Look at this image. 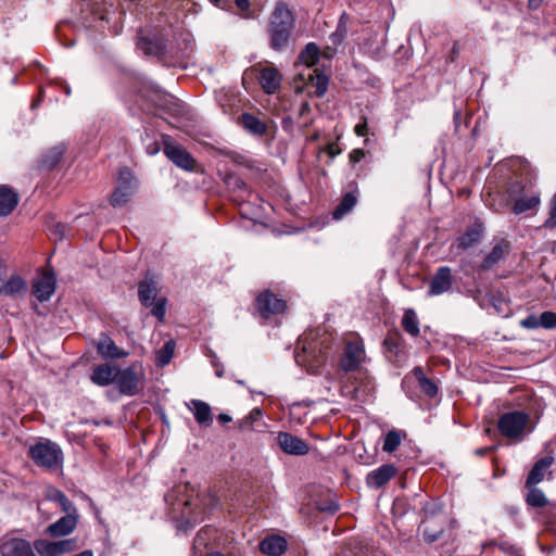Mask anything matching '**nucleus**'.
Wrapping results in <instances>:
<instances>
[{"instance_id": "f257e3e1", "label": "nucleus", "mask_w": 556, "mask_h": 556, "mask_svg": "<svg viewBox=\"0 0 556 556\" xmlns=\"http://www.w3.org/2000/svg\"><path fill=\"white\" fill-rule=\"evenodd\" d=\"M332 352V338L327 333L311 332L302 336L295 352L296 363L315 374L326 364Z\"/></svg>"}, {"instance_id": "f03ea898", "label": "nucleus", "mask_w": 556, "mask_h": 556, "mask_svg": "<svg viewBox=\"0 0 556 556\" xmlns=\"http://www.w3.org/2000/svg\"><path fill=\"white\" fill-rule=\"evenodd\" d=\"M295 27V16L283 2L276 4L267 25L269 46L275 51H281L289 45L292 31Z\"/></svg>"}, {"instance_id": "4d7b16f0", "label": "nucleus", "mask_w": 556, "mask_h": 556, "mask_svg": "<svg viewBox=\"0 0 556 556\" xmlns=\"http://www.w3.org/2000/svg\"><path fill=\"white\" fill-rule=\"evenodd\" d=\"M495 450V446L492 445V446H485V447H480V448H477L475 451L476 455L478 456H484L486 455L488 453L492 452Z\"/></svg>"}, {"instance_id": "a211bd4d", "label": "nucleus", "mask_w": 556, "mask_h": 556, "mask_svg": "<svg viewBox=\"0 0 556 556\" xmlns=\"http://www.w3.org/2000/svg\"><path fill=\"white\" fill-rule=\"evenodd\" d=\"M159 280L155 276L147 275L146 278L140 281L138 286V296L141 304L146 307H150L157 296Z\"/></svg>"}, {"instance_id": "338daca9", "label": "nucleus", "mask_w": 556, "mask_h": 556, "mask_svg": "<svg viewBox=\"0 0 556 556\" xmlns=\"http://www.w3.org/2000/svg\"><path fill=\"white\" fill-rule=\"evenodd\" d=\"M206 556H227V555L222 554L219 552H212V553H208Z\"/></svg>"}, {"instance_id": "473e14b6", "label": "nucleus", "mask_w": 556, "mask_h": 556, "mask_svg": "<svg viewBox=\"0 0 556 556\" xmlns=\"http://www.w3.org/2000/svg\"><path fill=\"white\" fill-rule=\"evenodd\" d=\"M47 500L55 502L60 505L63 513L77 510L74 503L60 490L50 488L47 491Z\"/></svg>"}, {"instance_id": "0eeeda50", "label": "nucleus", "mask_w": 556, "mask_h": 556, "mask_svg": "<svg viewBox=\"0 0 556 556\" xmlns=\"http://www.w3.org/2000/svg\"><path fill=\"white\" fill-rule=\"evenodd\" d=\"M365 359L366 353L363 341L359 338L348 341L340 361V368L345 372L356 370Z\"/></svg>"}, {"instance_id": "c9c22d12", "label": "nucleus", "mask_w": 556, "mask_h": 556, "mask_svg": "<svg viewBox=\"0 0 556 556\" xmlns=\"http://www.w3.org/2000/svg\"><path fill=\"white\" fill-rule=\"evenodd\" d=\"M319 59V48L316 43L309 42L299 54V62L311 67L317 63Z\"/></svg>"}, {"instance_id": "2f4dec72", "label": "nucleus", "mask_w": 556, "mask_h": 556, "mask_svg": "<svg viewBox=\"0 0 556 556\" xmlns=\"http://www.w3.org/2000/svg\"><path fill=\"white\" fill-rule=\"evenodd\" d=\"M482 238L480 225H472L457 239L458 248L467 250L477 244Z\"/></svg>"}, {"instance_id": "c85d7f7f", "label": "nucleus", "mask_w": 556, "mask_h": 556, "mask_svg": "<svg viewBox=\"0 0 556 556\" xmlns=\"http://www.w3.org/2000/svg\"><path fill=\"white\" fill-rule=\"evenodd\" d=\"M383 349L389 359H396L403 352V340L399 332H390L383 340Z\"/></svg>"}, {"instance_id": "9d476101", "label": "nucleus", "mask_w": 556, "mask_h": 556, "mask_svg": "<svg viewBox=\"0 0 556 556\" xmlns=\"http://www.w3.org/2000/svg\"><path fill=\"white\" fill-rule=\"evenodd\" d=\"M276 441L282 452L288 455L304 456L309 452V445L304 440L289 432H278Z\"/></svg>"}, {"instance_id": "1a4fd4ad", "label": "nucleus", "mask_w": 556, "mask_h": 556, "mask_svg": "<svg viewBox=\"0 0 556 556\" xmlns=\"http://www.w3.org/2000/svg\"><path fill=\"white\" fill-rule=\"evenodd\" d=\"M1 556H37L34 545L22 538L4 536L0 543Z\"/></svg>"}, {"instance_id": "ddd939ff", "label": "nucleus", "mask_w": 556, "mask_h": 556, "mask_svg": "<svg viewBox=\"0 0 556 556\" xmlns=\"http://www.w3.org/2000/svg\"><path fill=\"white\" fill-rule=\"evenodd\" d=\"M397 473V469L392 464L381 465L379 468L371 470L366 476V484L371 489H380L386 485Z\"/></svg>"}, {"instance_id": "774afa93", "label": "nucleus", "mask_w": 556, "mask_h": 556, "mask_svg": "<svg viewBox=\"0 0 556 556\" xmlns=\"http://www.w3.org/2000/svg\"><path fill=\"white\" fill-rule=\"evenodd\" d=\"M237 186H238L239 188H244V187H245V184H244V181L239 180V181L237 182Z\"/></svg>"}, {"instance_id": "de8ad7c7", "label": "nucleus", "mask_w": 556, "mask_h": 556, "mask_svg": "<svg viewBox=\"0 0 556 556\" xmlns=\"http://www.w3.org/2000/svg\"><path fill=\"white\" fill-rule=\"evenodd\" d=\"M540 319H541L540 316L531 314V315H529L526 318L520 320V326L522 328H525V329L542 328Z\"/></svg>"}, {"instance_id": "4468645a", "label": "nucleus", "mask_w": 556, "mask_h": 556, "mask_svg": "<svg viewBox=\"0 0 556 556\" xmlns=\"http://www.w3.org/2000/svg\"><path fill=\"white\" fill-rule=\"evenodd\" d=\"M452 269L448 266L439 267L430 281L429 295H440L453 286Z\"/></svg>"}, {"instance_id": "0e129e2a", "label": "nucleus", "mask_w": 556, "mask_h": 556, "mask_svg": "<svg viewBox=\"0 0 556 556\" xmlns=\"http://www.w3.org/2000/svg\"><path fill=\"white\" fill-rule=\"evenodd\" d=\"M63 230H64V227H63L61 224H58V225L54 227V233L60 235L61 237H62V235H63Z\"/></svg>"}, {"instance_id": "e2e57ef3", "label": "nucleus", "mask_w": 556, "mask_h": 556, "mask_svg": "<svg viewBox=\"0 0 556 556\" xmlns=\"http://www.w3.org/2000/svg\"><path fill=\"white\" fill-rule=\"evenodd\" d=\"M73 556H94L93 552L91 549H85L78 554H75Z\"/></svg>"}, {"instance_id": "f3484780", "label": "nucleus", "mask_w": 556, "mask_h": 556, "mask_svg": "<svg viewBox=\"0 0 556 556\" xmlns=\"http://www.w3.org/2000/svg\"><path fill=\"white\" fill-rule=\"evenodd\" d=\"M510 252V243L507 240H498L491 252L484 257L480 268L481 270H490L501 262H504Z\"/></svg>"}, {"instance_id": "c03bdc74", "label": "nucleus", "mask_w": 556, "mask_h": 556, "mask_svg": "<svg viewBox=\"0 0 556 556\" xmlns=\"http://www.w3.org/2000/svg\"><path fill=\"white\" fill-rule=\"evenodd\" d=\"M420 390L430 399L434 397L438 394L439 388L437 383L431 379H422L421 382L418 383Z\"/></svg>"}, {"instance_id": "aec40b11", "label": "nucleus", "mask_w": 556, "mask_h": 556, "mask_svg": "<svg viewBox=\"0 0 556 556\" xmlns=\"http://www.w3.org/2000/svg\"><path fill=\"white\" fill-rule=\"evenodd\" d=\"M117 371L116 366L101 364L93 368L90 379L94 384L105 387L116 381Z\"/></svg>"}, {"instance_id": "09e8293b", "label": "nucleus", "mask_w": 556, "mask_h": 556, "mask_svg": "<svg viewBox=\"0 0 556 556\" xmlns=\"http://www.w3.org/2000/svg\"><path fill=\"white\" fill-rule=\"evenodd\" d=\"M543 226L547 229L556 228V192L551 203L549 216L544 222Z\"/></svg>"}, {"instance_id": "6e6552de", "label": "nucleus", "mask_w": 556, "mask_h": 556, "mask_svg": "<svg viewBox=\"0 0 556 556\" xmlns=\"http://www.w3.org/2000/svg\"><path fill=\"white\" fill-rule=\"evenodd\" d=\"M34 548L40 556H62L77 548V540L49 541L47 539H37L34 541Z\"/></svg>"}, {"instance_id": "58836bf2", "label": "nucleus", "mask_w": 556, "mask_h": 556, "mask_svg": "<svg viewBox=\"0 0 556 556\" xmlns=\"http://www.w3.org/2000/svg\"><path fill=\"white\" fill-rule=\"evenodd\" d=\"M174 356V340H168L164 346L155 353V364L159 367L168 365Z\"/></svg>"}, {"instance_id": "2eb2a0df", "label": "nucleus", "mask_w": 556, "mask_h": 556, "mask_svg": "<svg viewBox=\"0 0 556 556\" xmlns=\"http://www.w3.org/2000/svg\"><path fill=\"white\" fill-rule=\"evenodd\" d=\"M137 46L146 55L155 56L160 61L164 60L167 46L162 36L141 37Z\"/></svg>"}, {"instance_id": "72a5a7b5", "label": "nucleus", "mask_w": 556, "mask_h": 556, "mask_svg": "<svg viewBox=\"0 0 556 556\" xmlns=\"http://www.w3.org/2000/svg\"><path fill=\"white\" fill-rule=\"evenodd\" d=\"M401 324L403 329L410 336L417 337L419 334V319L414 309L408 308L404 312Z\"/></svg>"}, {"instance_id": "20e7f679", "label": "nucleus", "mask_w": 556, "mask_h": 556, "mask_svg": "<svg viewBox=\"0 0 556 556\" xmlns=\"http://www.w3.org/2000/svg\"><path fill=\"white\" fill-rule=\"evenodd\" d=\"M29 456L38 466L47 469H56L63 462L61 447L49 440L33 445L29 448Z\"/></svg>"}, {"instance_id": "6ab92c4d", "label": "nucleus", "mask_w": 556, "mask_h": 556, "mask_svg": "<svg viewBox=\"0 0 556 556\" xmlns=\"http://www.w3.org/2000/svg\"><path fill=\"white\" fill-rule=\"evenodd\" d=\"M258 80L263 90L271 94L280 88L281 75L276 67L266 66L261 70Z\"/></svg>"}, {"instance_id": "423d86ee", "label": "nucleus", "mask_w": 556, "mask_h": 556, "mask_svg": "<svg viewBox=\"0 0 556 556\" xmlns=\"http://www.w3.org/2000/svg\"><path fill=\"white\" fill-rule=\"evenodd\" d=\"M137 187L136 179L132 173L128 168H122L119 170L117 186L114 189L110 203L114 207H119L125 205Z\"/></svg>"}, {"instance_id": "dca6fc26", "label": "nucleus", "mask_w": 556, "mask_h": 556, "mask_svg": "<svg viewBox=\"0 0 556 556\" xmlns=\"http://www.w3.org/2000/svg\"><path fill=\"white\" fill-rule=\"evenodd\" d=\"M55 291V277L51 273L41 274L33 283V293L40 301H48Z\"/></svg>"}, {"instance_id": "864d4df0", "label": "nucleus", "mask_w": 556, "mask_h": 556, "mask_svg": "<svg viewBox=\"0 0 556 556\" xmlns=\"http://www.w3.org/2000/svg\"><path fill=\"white\" fill-rule=\"evenodd\" d=\"M262 416V413L258 408H254L251 410L250 415L245 418V422L253 424Z\"/></svg>"}, {"instance_id": "4be33fe9", "label": "nucleus", "mask_w": 556, "mask_h": 556, "mask_svg": "<svg viewBox=\"0 0 556 556\" xmlns=\"http://www.w3.org/2000/svg\"><path fill=\"white\" fill-rule=\"evenodd\" d=\"M197 422L203 427H210L213 422L211 406L201 400H192L188 404Z\"/></svg>"}, {"instance_id": "5fc2aeb1", "label": "nucleus", "mask_w": 556, "mask_h": 556, "mask_svg": "<svg viewBox=\"0 0 556 556\" xmlns=\"http://www.w3.org/2000/svg\"><path fill=\"white\" fill-rule=\"evenodd\" d=\"M413 375L417 379L418 383L422 381V379H428L425 375L422 367L417 366L413 369Z\"/></svg>"}, {"instance_id": "680f3d73", "label": "nucleus", "mask_w": 556, "mask_h": 556, "mask_svg": "<svg viewBox=\"0 0 556 556\" xmlns=\"http://www.w3.org/2000/svg\"><path fill=\"white\" fill-rule=\"evenodd\" d=\"M529 1V8L531 9H538L543 0H528Z\"/></svg>"}, {"instance_id": "13d9d810", "label": "nucleus", "mask_w": 556, "mask_h": 556, "mask_svg": "<svg viewBox=\"0 0 556 556\" xmlns=\"http://www.w3.org/2000/svg\"><path fill=\"white\" fill-rule=\"evenodd\" d=\"M311 113V105L308 102H303L300 108V116H305L306 114Z\"/></svg>"}, {"instance_id": "7c9ffc66", "label": "nucleus", "mask_w": 556, "mask_h": 556, "mask_svg": "<svg viewBox=\"0 0 556 556\" xmlns=\"http://www.w3.org/2000/svg\"><path fill=\"white\" fill-rule=\"evenodd\" d=\"M17 194L5 186H0V216L10 214L17 205Z\"/></svg>"}, {"instance_id": "cd10ccee", "label": "nucleus", "mask_w": 556, "mask_h": 556, "mask_svg": "<svg viewBox=\"0 0 556 556\" xmlns=\"http://www.w3.org/2000/svg\"><path fill=\"white\" fill-rule=\"evenodd\" d=\"M240 124L250 134L255 136H263L267 132V125L265 122L250 113H243L240 118Z\"/></svg>"}, {"instance_id": "39448f33", "label": "nucleus", "mask_w": 556, "mask_h": 556, "mask_svg": "<svg viewBox=\"0 0 556 556\" xmlns=\"http://www.w3.org/2000/svg\"><path fill=\"white\" fill-rule=\"evenodd\" d=\"M144 374L139 365H131L117 371L115 384L118 391L128 396H134L143 390Z\"/></svg>"}, {"instance_id": "4c0bfd02", "label": "nucleus", "mask_w": 556, "mask_h": 556, "mask_svg": "<svg viewBox=\"0 0 556 556\" xmlns=\"http://www.w3.org/2000/svg\"><path fill=\"white\" fill-rule=\"evenodd\" d=\"M526 496V503L535 508L544 507L548 504V501L542 490L531 486Z\"/></svg>"}, {"instance_id": "69168bd1", "label": "nucleus", "mask_w": 556, "mask_h": 556, "mask_svg": "<svg viewBox=\"0 0 556 556\" xmlns=\"http://www.w3.org/2000/svg\"><path fill=\"white\" fill-rule=\"evenodd\" d=\"M289 125H291V118L288 117V118H283L282 119V126L283 128H287Z\"/></svg>"}, {"instance_id": "79ce46f5", "label": "nucleus", "mask_w": 556, "mask_h": 556, "mask_svg": "<svg viewBox=\"0 0 556 556\" xmlns=\"http://www.w3.org/2000/svg\"><path fill=\"white\" fill-rule=\"evenodd\" d=\"M315 72V76H312V86L315 88L314 93L316 97H323L328 89L329 79L326 75Z\"/></svg>"}, {"instance_id": "f704fd0d", "label": "nucleus", "mask_w": 556, "mask_h": 556, "mask_svg": "<svg viewBox=\"0 0 556 556\" xmlns=\"http://www.w3.org/2000/svg\"><path fill=\"white\" fill-rule=\"evenodd\" d=\"M405 432L401 430H390L383 438L382 451L393 453L401 445L402 440L405 438Z\"/></svg>"}, {"instance_id": "a18cd8bd", "label": "nucleus", "mask_w": 556, "mask_h": 556, "mask_svg": "<svg viewBox=\"0 0 556 556\" xmlns=\"http://www.w3.org/2000/svg\"><path fill=\"white\" fill-rule=\"evenodd\" d=\"M165 305H166V299L165 298H159L153 302L151 314L156 317L160 321L164 319L165 316Z\"/></svg>"}, {"instance_id": "412c9836", "label": "nucleus", "mask_w": 556, "mask_h": 556, "mask_svg": "<svg viewBox=\"0 0 556 556\" xmlns=\"http://www.w3.org/2000/svg\"><path fill=\"white\" fill-rule=\"evenodd\" d=\"M554 457L548 455L539 459L530 470L527 480L526 488H531L543 481L547 469L553 465Z\"/></svg>"}, {"instance_id": "f8f14e48", "label": "nucleus", "mask_w": 556, "mask_h": 556, "mask_svg": "<svg viewBox=\"0 0 556 556\" xmlns=\"http://www.w3.org/2000/svg\"><path fill=\"white\" fill-rule=\"evenodd\" d=\"M66 515L47 527L46 533L53 538H62L71 534L78 523V511L65 513Z\"/></svg>"}, {"instance_id": "7ed1b4c3", "label": "nucleus", "mask_w": 556, "mask_h": 556, "mask_svg": "<svg viewBox=\"0 0 556 556\" xmlns=\"http://www.w3.org/2000/svg\"><path fill=\"white\" fill-rule=\"evenodd\" d=\"M500 433L513 442H521L534 427L531 425L530 415L521 410L504 413L497 420Z\"/></svg>"}, {"instance_id": "a878e982", "label": "nucleus", "mask_w": 556, "mask_h": 556, "mask_svg": "<svg viewBox=\"0 0 556 556\" xmlns=\"http://www.w3.org/2000/svg\"><path fill=\"white\" fill-rule=\"evenodd\" d=\"M26 291V282L18 275H11L5 282L0 285V295L15 296Z\"/></svg>"}, {"instance_id": "49530a36", "label": "nucleus", "mask_w": 556, "mask_h": 556, "mask_svg": "<svg viewBox=\"0 0 556 556\" xmlns=\"http://www.w3.org/2000/svg\"><path fill=\"white\" fill-rule=\"evenodd\" d=\"M541 326L544 329H556V313L545 311L540 315Z\"/></svg>"}, {"instance_id": "603ef678", "label": "nucleus", "mask_w": 556, "mask_h": 556, "mask_svg": "<svg viewBox=\"0 0 556 556\" xmlns=\"http://www.w3.org/2000/svg\"><path fill=\"white\" fill-rule=\"evenodd\" d=\"M354 131L358 137H364L368 134V126H367L366 118H364L363 122L355 125Z\"/></svg>"}, {"instance_id": "37998d69", "label": "nucleus", "mask_w": 556, "mask_h": 556, "mask_svg": "<svg viewBox=\"0 0 556 556\" xmlns=\"http://www.w3.org/2000/svg\"><path fill=\"white\" fill-rule=\"evenodd\" d=\"M215 530L210 527L201 529L194 538V547H206L214 535Z\"/></svg>"}, {"instance_id": "5701e85b", "label": "nucleus", "mask_w": 556, "mask_h": 556, "mask_svg": "<svg viewBox=\"0 0 556 556\" xmlns=\"http://www.w3.org/2000/svg\"><path fill=\"white\" fill-rule=\"evenodd\" d=\"M358 200V189L354 186L350 191L345 192L342 195L340 203L334 208L332 216L334 219H341L345 214L350 213Z\"/></svg>"}, {"instance_id": "3c124183", "label": "nucleus", "mask_w": 556, "mask_h": 556, "mask_svg": "<svg viewBox=\"0 0 556 556\" xmlns=\"http://www.w3.org/2000/svg\"><path fill=\"white\" fill-rule=\"evenodd\" d=\"M366 155V152L363 149H354L350 152L349 159L350 162L356 164L361 162Z\"/></svg>"}, {"instance_id": "b1692460", "label": "nucleus", "mask_w": 556, "mask_h": 556, "mask_svg": "<svg viewBox=\"0 0 556 556\" xmlns=\"http://www.w3.org/2000/svg\"><path fill=\"white\" fill-rule=\"evenodd\" d=\"M287 546V541L279 535L267 536L260 543L261 552L270 556H279L283 554Z\"/></svg>"}, {"instance_id": "9b49d317", "label": "nucleus", "mask_w": 556, "mask_h": 556, "mask_svg": "<svg viewBox=\"0 0 556 556\" xmlns=\"http://www.w3.org/2000/svg\"><path fill=\"white\" fill-rule=\"evenodd\" d=\"M256 306L260 314L267 318L270 315L283 313L287 304L274 293L265 291L257 296Z\"/></svg>"}, {"instance_id": "a19ab883", "label": "nucleus", "mask_w": 556, "mask_h": 556, "mask_svg": "<svg viewBox=\"0 0 556 556\" xmlns=\"http://www.w3.org/2000/svg\"><path fill=\"white\" fill-rule=\"evenodd\" d=\"M176 121L178 118L186 119L187 122H193L195 119L194 110L188 105L185 101L176 98Z\"/></svg>"}, {"instance_id": "c756f323", "label": "nucleus", "mask_w": 556, "mask_h": 556, "mask_svg": "<svg viewBox=\"0 0 556 556\" xmlns=\"http://www.w3.org/2000/svg\"><path fill=\"white\" fill-rule=\"evenodd\" d=\"M162 148L168 160L174 161V146L170 136L162 135L161 141L155 140L146 146L147 153L150 155L156 154Z\"/></svg>"}, {"instance_id": "052dcab7", "label": "nucleus", "mask_w": 556, "mask_h": 556, "mask_svg": "<svg viewBox=\"0 0 556 556\" xmlns=\"http://www.w3.org/2000/svg\"><path fill=\"white\" fill-rule=\"evenodd\" d=\"M424 535H425V539H426L428 542H434L435 540H438V539H439V535H438V534H430V533H428V531H427V530H425Z\"/></svg>"}, {"instance_id": "e433bc0d", "label": "nucleus", "mask_w": 556, "mask_h": 556, "mask_svg": "<svg viewBox=\"0 0 556 556\" xmlns=\"http://www.w3.org/2000/svg\"><path fill=\"white\" fill-rule=\"evenodd\" d=\"M540 195L532 194L529 197H522L515 201L513 212L515 214H521L527 211L535 208L540 204Z\"/></svg>"}, {"instance_id": "393cba45", "label": "nucleus", "mask_w": 556, "mask_h": 556, "mask_svg": "<svg viewBox=\"0 0 556 556\" xmlns=\"http://www.w3.org/2000/svg\"><path fill=\"white\" fill-rule=\"evenodd\" d=\"M97 350H98V353L103 358L116 359V358H123L127 355V353L124 352L123 350L118 349L116 346V344L114 343V341L111 338H109L108 336H102L100 338V340L97 343Z\"/></svg>"}, {"instance_id": "bf43d9fd", "label": "nucleus", "mask_w": 556, "mask_h": 556, "mask_svg": "<svg viewBox=\"0 0 556 556\" xmlns=\"http://www.w3.org/2000/svg\"><path fill=\"white\" fill-rule=\"evenodd\" d=\"M217 419H218V421H219V422H222V424H226V422L231 421V417H230L229 415H227V414H224V413L219 414V415L217 416Z\"/></svg>"}, {"instance_id": "ea45409f", "label": "nucleus", "mask_w": 556, "mask_h": 556, "mask_svg": "<svg viewBox=\"0 0 556 556\" xmlns=\"http://www.w3.org/2000/svg\"><path fill=\"white\" fill-rule=\"evenodd\" d=\"M65 150H66V146L63 143H61L56 147H53L51 150H49L46 153L43 161H42L43 164L49 168L55 166L58 164V162L60 161V159L62 157Z\"/></svg>"}, {"instance_id": "6e6d98bb", "label": "nucleus", "mask_w": 556, "mask_h": 556, "mask_svg": "<svg viewBox=\"0 0 556 556\" xmlns=\"http://www.w3.org/2000/svg\"><path fill=\"white\" fill-rule=\"evenodd\" d=\"M327 153L331 156V157H334L336 155L340 154L341 153V150L339 149L338 144L337 143H329L327 146Z\"/></svg>"}, {"instance_id": "bb28decb", "label": "nucleus", "mask_w": 556, "mask_h": 556, "mask_svg": "<svg viewBox=\"0 0 556 556\" xmlns=\"http://www.w3.org/2000/svg\"><path fill=\"white\" fill-rule=\"evenodd\" d=\"M176 166L192 173H203V167L185 149L176 146Z\"/></svg>"}, {"instance_id": "8fccbe9b", "label": "nucleus", "mask_w": 556, "mask_h": 556, "mask_svg": "<svg viewBox=\"0 0 556 556\" xmlns=\"http://www.w3.org/2000/svg\"><path fill=\"white\" fill-rule=\"evenodd\" d=\"M235 3L237 5V8L242 12L243 17H245V18L252 17L249 0H235Z\"/></svg>"}]
</instances>
